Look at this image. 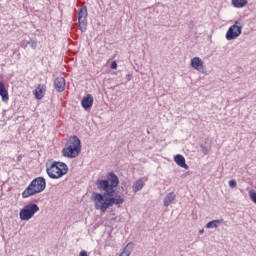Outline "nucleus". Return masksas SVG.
<instances>
[{"label": "nucleus", "instance_id": "5", "mask_svg": "<svg viewBox=\"0 0 256 256\" xmlns=\"http://www.w3.org/2000/svg\"><path fill=\"white\" fill-rule=\"evenodd\" d=\"M242 33H243V22H241V20H236L234 24L229 27L225 37L227 41H233L238 37H241Z\"/></svg>", "mask_w": 256, "mask_h": 256}, {"label": "nucleus", "instance_id": "24", "mask_svg": "<svg viewBox=\"0 0 256 256\" xmlns=\"http://www.w3.org/2000/svg\"><path fill=\"white\" fill-rule=\"evenodd\" d=\"M79 256H89V255H87V251L83 250L80 252Z\"/></svg>", "mask_w": 256, "mask_h": 256}, {"label": "nucleus", "instance_id": "22", "mask_svg": "<svg viewBox=\"0 0 256 256\" xmlns=\"http://www.w3.org/2000/svg\"><path fill=\"white\" fill-rule=\"evenodd\" d=\"M201 149H202V153L204 155H207V153H209V147H206L204 145H201Z\"/></svg>", "mask_w": 256, "mask_h": 256}, {"label": "nucleus", "instance_id": "9", "mask_svg": "<svg viewBox=\"0 0 256 256\" xmlns=\"http://www.w3.org/2000/svg\"><path fill=\"white\" fill-rule=\"evenodd\" d=\"M45 93H47V86L45 84H39L34 92L35 98L41 100L45 97Z\"/></svg>", "mask_w": 256, "mask_h": 256}, {"label": "nucleus", "instance_id": "2", "mask_svg": "<svg viewBox=\"0 0 256 256\" xmlns=\"http://www.w3.org/2000/svg\"><path fill=\"white\" fill-rule=\"evenodd\" d=\"M81 139L77 136H71L62 149L63 157L67 159H76L78 155H81Z\"/></svg>", "mask_w": 256, "mask_h": 256}, {"label": "nucleus", "instance_id": "4", "mask_svg": "<svg viewBox=\"0 0 256 256\" xmlns=\"http://www.w3.org/2000/svg\"><path fill=\"white\" fill-rule=\"evenodd\" d=\"M68 172L69 167L63 162H53L50 167L46 168V173L50 179H61Z\"/></svg>", "mask_w": 256, "mask_h": 256}, {"label": "nucleus", "instance_id": "23", "mask_svg": "<svg viewBox=\"0 0 256 256\" xmlns=\"http://www.w3.org/2000/svg\"><path fill=\"white\" fill-rule=\"evenodd\" d=\"M110 68L111 69H117V62L116 61H113L110 65Z\"/></svg>", "mask_w": 256, "mask_h": 256}, {"label": "nucleus", "instance_id": "11", "mask_svg": "<svg viewBox=\"0 0 256 256\" xmlns=\"http://www.w3.org/2000/svg\"><path fill=\"white\" fill-rule=\"evenodd\" d=\"M174 161L179 167H182V169H189V165L185 162V157L183 155L177 154L174 156Z\"/></svg>", "mask_w": 256, "mask_h": 256}, {"label": "nucleus", "instance_id": "25", "mask_svg": "<svg viewBox=\"0 0 256 256\" xmlns=\"http://www.w3.org/2000/svg\"><path fill=\"white\" fill-rule=\"evenodd\" d=\"M199 233H200V235H203V233H205V230L202 229V230L199 231Z\"/></svg>", "mask_w": 256, "mask_h": 256}, {"label": "nucleus", "instance_id": "20", "mask_svg": "<svg viewBox=\"0 0 256 256\" xmlns=\"http://www.w3.org/2000/svg\"><path fill=\"white\" fill-rule=\"evenodd\" d=\"M249 197H250L251 201H253V203H256V192H255V190H250L249 191Z\"/></svg>", "mask_w": 256, "mask_h": 256}, {"label": "nucleus", "instance_id": "6", "mask_svg": "<svg viewBox=\"0 0 256 256\" xmlns=\"http://www.w3.org/2000/svg\"><path fill=\"white\" fill-rule=\"evenodd\" d=\"M39 206L35 203H29L20 210L19 217L21 221H29L35 217V213H38Z\"/></svg>", "mask_w": 256, "mask_h": 256}, {"label": "nucleus", "instance_id": "14", "mask_svg": "<svg viewBox=\"0 0 256 256\" xmlns=\"http://www.w3.org/2000/svg\"><path fill=\"white\" fill-rule=\"evenodd\" d=\"M175 199H177L175 192L168 193L164 198V207H169V205H171Z\"/></svg>", "mask_w": 256, "mask_h": 256}, {"label": "nucleus", "instance_id": "19", "mask_svg": "<svg viewBox=\"0 0 256 256\" xmlns=\"http://www.w3.org/2000/svg\"><path fill=\"white\" fill-rule=\"evenodd\" d=\"M28 45H30L31 49H37V40L30 39Z\"/></svg>", "mask_w": 256, "mask_h": 256}, {"label": "nucleus", "instance_id": "12", "mask_svg": "<svg viewBox=\"0 0 256 256\" xmlns=\"http://www.w3.org/2000/svg\"><path fill=\"white\" fill-rule=\"evenodd\" d=\"M81 104L84 109H91L93 107V95L88 94L82 99Z\"/></svg>", "mask_w": 256, "mask_h": 256}, {"label": "nucleus", "instance_id": "16", "mask_svg": "<svg viewBox=\"0 0 256 256\" xmlns=\"http://www.w3.org/2000/svg\"><path fill=\"white\" fill-rule=\"evenodd\" d=\"M247 0H232L233 7L236 9H243V7H247Z\"/></svg>", "mask_w": 256, "mask_h": 256}, {"label": "nucleus", "instance_id": "21", "mask_svg": "<svg viewBox=\"0 0 256 256\" xmlns=\"http://www.w3.org/2000/svg\"><path fill=\"white\" fill-rule=\"evenodd\" d=\"M229 187H231V189H235V187H237V181L230 180L229 181Z\"/></svg>", "mask_w": 256, "mask_h": 256}, {"label": "nucleus", "instance_id": "3", "mask_svg": "<svg viewBox=\"0 0 256 256\" xmlns=\"http://www.w3.org/2000/svg\"><path fill=\"white\" fill-rule=\"evenodd\" d=\"M45 187H47L45 178L37 177L32 180L28 187L23 191L22 197L23 199H27L28 197H32V195L43 193V191H45Z\"/></svg>", "mask_w": 256, "mask_h": 256}, {"label": "nucleus", "instance_id": "10", "mask_svg": "<svg viewBox=\"0 0 256 256\" xmlns=\"http://www.w3.org/2000/svg\"><path fill=\"white\" fill-rule=\"evenodd\" d=\"M54 87L58 93H63L65 91L66 83H65V78L63 77H58L54 80Z\"/></svg>", "mask_w": 256, "mask_h": 256}, {"label": "nucleus", "instance_id": "17", "mask_svg": "<svg viewBox=\"0 0 256 256\" xmlns=\"http://www.w3.org/2000/svg\"><path fill=\"white\" fill-rule=\"evenodd\" d=\"M221 223H223V219L212 220L206 224V228L207 229H217V227H219V225H221Z\"/></svg>", "mask_w": 256, "mask_h": 256}, {"label": "nucleus", "instance_id": "13", "mask_svg": "<svg viewBox=\"0 0 256 256\" xmlns=\"http://www.w3.org/2000/svg\"><path fill=\"white\" fill-rule=\"evenodd\" d=\"M0 96L2 97V101L7 103L9 101V92L7 88H5V83L0 81Z\"/></svg>", "mask_w": 256, "mask_h": 256}, {"label": "nucleus", "instance_id": "7", "mask_svg": "<svg viewBox=\"0 0 256 256\" xmlns=\"http://www.w3.org/2000/svg\"><path fill=\"white\" fill-rule=\"evenodd\" d=\"M87 6H83L78 11V23L80 27V31L85 33L87 31Z\"/></svg>", "mask_w": 256, "mask_h": 256}, {"label": "nucleus", "instance_id": "18", "mask_svg": "<svg viewBox=\"0 0 256 256\" xmlns=\"http://www.w3.org/2000/svg\"><path fill=\"white\" fill-rule=\"evenodd\" d=\"M131 251H132L131 244H128L119 256H129L131 255Z\"/></svg>", "mask_w": 256, "mask_h": 256}, {"label": "nucleus", "instance_id": "8", "mask_svg": "<svg viewBox=\"0 0 256 256\" xmlns=\"http://www.w3.org/2000/svg\"><path fill=\"white\" fill-rule=\"evenodd\" d=\"M190 65L193 69L199 73H205V62L199 57H194L190 61Z\"/></svg>", "mask_w": 256, "mask_h": 256}, {"label": "nucleus", "instance_id": "15", "mask_svg": "<svg viewBox=\"0 0 256 256\" xmlns=\"http://www.w3.org/2000/svg\"><path fill=\"white\" fill-rule=\"evenodd\" d=\"M143 187H145V182L143 181V178H140L132 185V191L133 193H138Z\"/></svg>", "mask_w": 256, "mask_h": 256}, {"label": "nucleus", "instance_id": "1", "mask_svg": "<svg viewBox=\"0 0 256 256\" xmlns=\"http://www.w3.org/2000/svg\"><path fill=\"white\" fill-rule=\"evenodd\" d=\"M96 185L99 191L92 194V201L96 211L105 213L107 209H111L113 205H123L125 198L117 195V187H119V177L115 173L110 172L107 180H97Z\"/></svg>", "mask_w": 256, "mask_h": 256}]
</instances>
